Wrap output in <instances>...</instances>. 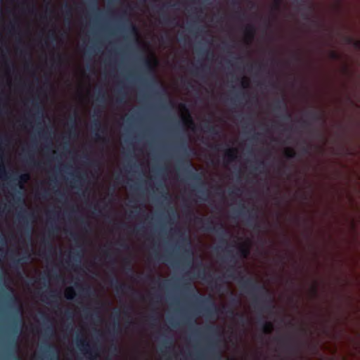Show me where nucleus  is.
<instances>
[{"instance_id": "14", "label": "nucleus", "mask_w": 360, "mask_h": 360, "mask_svg": "<svg viewBox=\"0 0 360 360\" xmlns=\"http://www.w3.org/2000/svg\"><path fill=\"white\" fill-rule=\"evenodd\" d=\"M32 105L35 110L34 117L38 121L37 124H41V120L44 116V110L40 103L39 102V99L37 98H33L32 100Z\"/></svg>"}, {"instance_id": "50", "label": "nucleus", "mask_w": 360, "mask_h": 360, "mask_svg": "<svg viewBox=\"0 0 360 360\" xmlns=\"http://www.w3.org/2000/svg\"><path fill=\"white\" fill-rule=\"evenodd\" d=\"M159 284V287L163 289H166L169 287L170 283L168 280H164L162 281H160V280L157 281Z\"/></svg>"}, {"instance_id": "19", "label": "nucleus", "mask_w": 360, "mask_h": 360, "mask_svg": "<svg viewBox=\"0 0 360 360\" xmlns=\"http://www.w3.org/2000/svg\"><path fill=\"white\" fill-rule=\"evenodd\" d=\"M306 115L314 122H321L322 124H324L326 122L325 116L323 112L316 110H310L306 112Z\"/></svg>"}, {"instance_id": "51", "label": "nucleus", "mask_w": 360, "mask_h": 360, "mask_svg": "<svg viewBox=\"0 0 360 360\" xmlns=\"http://www.w3.org/2000/svg\"><path fill=\"white\" fill-rule=\"evenodd\" d=\"M227 277L229 278H235V269L234 266H231L228 270H227Z\"/></svg>"}, {"instance_id": "53", "label": "nucleus", "mask_w": 360, "mask_h": 360, "mask_svg": "<svg viewBox=\"0 0 360 360\" xmlns=\"http://www.w3.org/2000/svg\"><path fill=\"white\" fill-rule=\"evenodd\" d=\"M104 254L105 255L106 259H108L109 261L112 262V263L115 262V259H113L111 252L108 250H105Z\"/></svg>"}, {"instance_id": "33", "label": "nucleus", "mask_w": 360, "mask_h": 360, "mask_svg": "<svg viewBox=\"0 0 360 360\" xmlns=\"http://www.w3.org/2000/svg\"><path fill=\"white\" fill-rule=\"evenodd\" d=\"M17 194L13 196V202L18 205H23L25 204V200L21 196L20 191H16Z\"/></svg>"}, {"instance_id": "17", "label": "nucleus", "mask_w": 360, "mask_h": 360, "mask_svg": "<svg viewBox=\"0 0 360 360\" xmlns=\"http://www.w3.org/2000/svg\"><path fill=\"white\" fill-rule=\"evenodd\" d=\"M35 217L33 212H27L25 209L18 214V219L19 221L26 226H28L29 221L34 219Z\"/></svg>"}, {"instance_id": "37", "label": "nucleus", "mask_w": 360, "mask_h": 360, "mask_svg": "<svg viewBox=\"0 0 360 360\" xmlns=\"http://www.w3.org/2000/svg\"><path fill=\"white\" fill-rule=\"evenodd\" d=\"M82 255L79 251H74L72 252L70 255V260H73L76 262H79L81 261Z\"/></svg>"}, {"instance_id": "58", "label": "nucleus", "mask_w": 360, "mask_h": 360, "mask_svg": "<svg viewBox=\"0 0 360 360\" xmlns=\"http://www.w3.org/2000/svg\"><path fill=\"white\" fill-rule=\"evenodd\" d=\"M125 263H126V264H127V271H129V272H130V273L133 274V273H134V269H133V268H132V266H131V262H130V260H129V259H126V260H125Z\"/></svg>"}, {"instance_id": "30", "label": "nucleus", "mask_w": 360, "mask_h": 360, "mask_svg": "<svg viewBox=\"0 0 360 360\" xmlns=\"http://www.w3.org/2000/svg\"><path fill=\"white\" fill-rule=\"evenodd\" d=\"M1 152H2V150H1V148H0V176L1 179H7L8 176H7V172L6 171L4 165L3 163V155H2Z\"/></svg>"}, {"instance_id": "43", "label": "nucleus", "mask_w": 360, "mask_h": 360, "mask_svg": "<svg viewBox=\"0 0 360 360\" xmlns=\"http://www.w3.org/2000/svg\"><path fill=\"white\" fill-rule=\"evenodd\" d=\"M83 313H84V315L86 316V317H89L90 316L91 318L92 319H98L100 316H99V313L98 311H96L94 313H90V311L89 310V309H84L83 310Z\"/></svg>"}, {"instance_id": "15", "label": "nucleus", "mask_w": 360, "mask_h": 360, "mask_svg": "<svg viewBox=\"0 0 360 360\" xmlns=\"http://www.w3.org/2000/svg\"><path fill=\"white\" fill-rule=\"evenodd\" d=\"M110 283L117 292H124L126 290L134 292V289L131 286L120 283L115 276L111 279Z\"/></svg>"}, {"instance_id": "4", "label": "nucleus", "mask_w": 360, "mask_h": 360, "mask_svg": "<svg viewBox=\"0 0 360 360\" xmlns=\"http://www.w3.org/2000/svg\"><path fill=\"white\" fill-rule=\"evenodd\" d=\"M183 288L188 292H193V297L195 298L202 305V311L203 316L206 317H213L221 312L220 309L216 305L211 297H202L194 292V289L190 283H184Z\"/></svg>"}, {"instance_id": "62", "label": "nucleus", "mask_w": 360, "mask_h": 360, "mask_svg": "<svg viewBox=\"0 0 360 360\" xmlns=\"http://www.w3.org/2000/svg\"><path fill=\"white\" fill-rule=\"evenodd\" d=\"M48 38L51 39L52 41H54L56 40V36L55 31H51L49 32Z\"/></svg>"}, {"instance_id": "10", "label": "nucleus", "mask_w": 360, "mask_h": 360, "mask_svg": "<svg viewBox=\"0 0 360 360\" xmlns=\"http://www.w3.org/2000/svg\"><path fill=\"white\" fill-rule=\"evenodd\" d=\"M293 3L300 6V9L303 10V11L301 13V15L303 19L306 20H311V22L314 24H317L316 20H311L310 18V13L312 11V6H308L307 4L306 0H293Z\"/></svg>"}, {"instance_id": "54", "label": "nucleus", "mask_w": 360, "mask_h": 360, "mask_svg": "<svg viewBox=\"0 0 360 360\" xmlns=\"http://www.w3.org/2000/svg\"><path fill=\"white\" fill-rule=\"evenodd\" d=\"M228 257L230 258V262H233V264H236V259L235 256L231 253V250H227Z\"/></svg>"}, {"instance_id": "20", "label": "nucleus", "mask_w": 360, "mask_h": 360, "mask_svg": "<svg viewBox=\"0 0 360 360\" xmlns=\"http://www.w3.org/2000/svg\"><path fill=\"white\" fill-rule=\"evenodd\" d=\"M15 255V252H11V254H10V258L12 261V266L13 268H17L20 265H22L25 263H26L29 258H30V256L29 255H27V256H23L20 258H15L14 256Z\"/></svg>"}, {"instance_id": "2", "label": "nucleus", "mask_w": 360, "mask_h": 360, "mask_svg": "<svg viewBox=\"0 0 360 360\" xmlns=\"http://www.w3.org/2000/svg\"><path fill=\"white\" fill-rule=\"evenodd\" d=\"M179 150L184 157L179 160V164L184 165L183 172L188 175L189 179L198 183L197 192L200 194L198 195V198L206 200L209 193L207 190L204 188L205 182L202 181L201 174L193 171L192 163L188 160L190 155L194 153V150L188 146L185 139H181Z\"/></svg>"}, {"instance_id": "46", "label": "nucleus", "mask_w": 360, "mask_h": 360, "mask_svg": "<svg viewBox=\"0 0 360 360\" xmlns=\"http://www.w3.org/2000/svg\"><path fill=\"white\" fill-rule=\"evenodd\" d=\"M296 155V152L292 148H287L285 151V155L288 159L294 158Z\"/></svg>"}, {"instance_id": "3", "label": "nucleus", "mask_w": 360, "mask_h": 360, "mask_svg": "<svg viewBox=\"0 0 360 360\" xmlns=\"http://www.w3.org/2000/svg\"><path fill=\"white\" fill-rule=\"evenodd\" d=\"M218 339L209 338L206 347L201 348L195 346L188 355L193 359L206 360L210 358L214 360H221V354L218 346Z\"/></svg>"}, {"instance_id": "52", "label": "nucleus", "mask_w": 360, "mask_h": 360, "mask_svg": "<svg viewBox=\"0 0 360 360\" xmlns=\"http://www.w3.org/2000/svg\"><path fill=\"white\" fill-rule=\"evenodd\" d=\"M257 166H252V169L254 171L259 170V168H264L265 167V162L263 160H259L257 162Z\"/></svg>"}, {"instance_id": "16", "label": "nucleus", "mask_w": 360, "mask_h": 360, "mask_svg": "<svg viewBox=\"0 0 360 360\" xmlns=\"http://www.w3.org/2000/svg\"><path fill=\"white\" fill-rule=\"evenodd\" d=\"M43 352L45 354L46 360H58V354L53 345L47 344L43 348Z\"/></svg>"}, {"instance_id": "32", "label": "nucleus", "mask_w": 360, "mask_h": 360, "mask_svg": "<svg viewBox=\"0 0 360 360\" xmlns=\"http://www.w3.org/2000/svg\"><path fill=\"white\" fill-rule=\"evenodd\" d=\"M250 254V250L245 245H240L238 248V255L242 258H246Z\"/></svg>"}, {"instance_id": "35", "label": "nucleus", "mask_w": 360, "mask_h": 360, "mask_svg": "<svg viewBox=\"0 0 360 360\" xmlns=\"http://www.w3.org/2000/svg\"><path fill=\"white\" fill-rule=\"evenodd\" d=\"M63 12L67 18L65 21L70 23V18L72 17V8L68 4H65L63 7Z\"/></svg>"}, {"instance_id": "34", "label": "nucleus", "mask_w": 360, "mask_h": 360, "mask_svg": "<svg viewBox=\"0 0 360 360\" xmlns=\"http://www.w3.org/2000/svg\"><path fill=\"white\" fill-rule=\"evenodd\" d=\"M180 106H181V108L183 110H186L188 112V116L184 117V118H183L184 123V124L188 123L189 124L193 125L194 124L193 121L192 117H191V115L189 114L188 110L187 109L186 105L181 103L180 105Z\"/></svg>"}, {"instance_id": "61", "label": "nucleus", "mask_w": 360, "mask_h": 360, "mask_svg": "<svg viewBox=\"0 0 360 360\" xmlns=\"http://www.w3.org/2000/svg\"><path fill=\"white\" fill-rule=\"evenodd\" d=\"M329 56H330V58L331 59H333V60H336V59H338V57H339L338 53L337 52L334 51H331L330 52Z\"/></svg>"}, {"instance_id": "38", "label": "nucleus", "mask_w": 360, "mask_h": 360, "mask_svg": "<svg viewBox=\"0 0 360 360\" xmlns=\"http://www.w3.org/2000/svg\"><path fill=\"white\" fill-rule=\"evenodd\" d=\"M142 61L145 69L148 70L149 72H153L154 69L150 60L146 58H143Z\"/></svg>"}, {"instance_id": "36", "label": "nucleus", "mask_w": 360, "mask_h": 360, "mask_svg": "<svg viewBox=\"0 0 360 360\" xmlns=\"http://www.w3.org/2000/svg\"><path fill=\"white\" fill-rule=\"evenodd\" d=\"M29 174H22L19 175L17 178H14L13 180L18 181L19 183H20V188H22V184L25 183L29 179Z\"/></svg>"}, {"instance_id": "24", "label": "nucleus", "mask_w": 360, "mask_h": 360, "mask_svg": "<svg viewBox=\"0 0 360 360\" xmlns=\"http://www.w3.org/2000/svg\"><path fill=\"white\" fill-rule=\"evenodd\" d=\"M203 131L210 134L217 136L219 135V131L215 125L210 124V122L203 125Z\"/></svg>"}, {"instance_id": "48", "label": "nucleus", "mask_w": 360, "mask_h": 360, "mask_svg": "<svg viewBox=\"0 0 360 360\" xmlns=\"http://www.w3.org/2000/svg\"><path fill=\"white\" fill-rule=\"evenodd\" d=\"M201 53L202 55L206 56L208 60H212L214 57L213 51H210V49L203 50L202 51Z\"/></svg>"}, {"instance_id": "18", "label": "nucleus", "mask_w": 360, "mask_h": 360, "mask_svg": "<svg viewBox=\"0 0 360 360\" xmlns=\"http://www.w3.org/2000/svg\"><path fill=\"white\" fill-rule=\"evenodd\" d=\"M198 333H207L212 337H217L219 335V328L214 325L205 326L203 328H198Z\"/></svg>"}, {"instance_id": "47", "label": "nucleus", "mask_w": 360, "mask_h": 360, "mask_svg": "<svg viewBox=\"0 0 360 360\" xmlns=\"http://www.w3.org/2000/svg\"><path fill=\"white\" fill-rule=\"evenodd\" d=\"M77 117V113L75 111L74 113V115L70 117V124L71 126V129H76Z\"/></svg>"}, {"instance_id": "41", "label": "nucleus", "mask_w": 360, "mask_h": 360, "mask_svg": "<svg viewBox=\"0 0 360 360\" xmlns=\"http://www.w3.org/2000/svg\"><path fill=\"white\" fill-rule=\"evenodd\" d=\"M49 239L50 237L49 238H44L41 240V243L44 245V247L47 248L49 252H51L53 250V246Z\"/></svg>"}, {"instance_id": "42", "label": "nucleus", "mask_w": 360, "mask_h": 360, "mask_svg": "<svg viewBox=\"0 0 360 360\" xmlns=\"http://www.w3.org/2000/svg\"><path fill=\"white\" fill-rule=\"evenodd\" d=\"M126 100V94L122 90H119L117 92V96L116 98V101L118 103H124Z\"/></svg>"}, {"instance_id": "60", "label": "nucleus", "mask_w": 360, "mask_h": 360, "mask_svg": "<svg viewBox=\"0 0 360 360\" xmlns=\"http://www.w3.org/2000/svg\"><path fill=\"white\" fill-rule=\"evenodd\" d=\"M239 193H240V189L239 188H236L235 189L230 190L229 191V194L230 195H239Z\"/></svg>"}, {"instance_id": "21", "label": "nucleus", "mask_w": 360, "mask_h": 360, "mask_svg": "<svg viewBox=\"0 0 360 360\" xmlns=\"http://www.w3.org/2000/svg\"><path fill=\"white\" fill-rule=\"evenodd\" d=\"M41 297H42L43 301H45L44 298L46 297L47 300L50 301V303L55 304V306L57 307L59 306V303L57 300L58 297V294L56 290H50L48 292V296L44 293H41Z\"/></svg>"}, {"instance_id": "56", "label": "nucleus", "mask_w": 360, "mask_h": 360, "mask_svg": "<svg viewBox=\"0 0 360 360\" xmlns=\"http://www.w3.org/2000/svg\"><path fill=\"white\" fill-rule=\"evenodd\" d=\"M53 333V328L51 326H47L44 330V334L47 335H52Z\"/></svg>"}, {"instance_id": "49", "label": "nucleus", "mask_w": 360, "mask_h": 360, "mask_svg": "<svg viewBox=\"0 0 360 360\" xmlns=\"http://www.w3.org/2000/svg\"><path fill=\"white\" fill-rule=\"evenodd\" d=\"M84 180V175L81 174H77L75 175V179H74V184H75V186L77 184H82V181Z\"/></svg>"}, {"instance_id": "23", "label": "nucleus", "mask_w": 360, "mask_h": 360, "mask_svg": "<svg viewBox=\"0 0 360 360\" xmlns=\"http://www.w3.org/2000/svg\"><path fill=\"white\" fill-rule=\"evenodd\" d=\"M262 323V332L266 335H269L274 330V324L271 321H264L262 319H260Z\"/></svg>"}, {"instance_id": "22", "label": "nucleus", "mask_w": 360, "mask_h": 360, "mask_svg": "<svg viewBox=\"0 0 360 360\" xmlns=\"http://www.w3.org/2000/svg\"><path fill=\"white\" fill-rule=\"evenodd\" d=\"M237 150L236 148H228L225 151L224 160L226 164L233 162L236 159Z\"/></svg>"}, {"instance_id": "40", "label": "nucleus", "mask_w": 360, "mask_h": 360, "mask_svg": "<svg viewBox=\"0 0 360 360\" xmlns=\"http://www.w3.org/2000/svg\"><path fill=\"white\" fill-rule=\"evenodd\" d=\"M127 31L134 36H137L139 33V30L137 27L131 22H129V25L127 27Z\"/></svg>"}, {"instance_id": "7", "label": "nucleus", "mask_w": 360, "mask_h": 360, "mask_svg": "<svg viewBox=\"0 0 360 360\" xmlns=\"http://www.w3.org/2000/svg\"><path fill=\"white\" fill-rule=\"evenodd\" d=\"M180 245L179 248L183 251L184 257L187 265L190 266L193 262V252L191 248V240L184 234H180L179 239Z\"/></svg>"}, {"instance_id": "59", "label": "nucleus", "mask_w": 360, "mask_h": 360, "mask_svg": "<svg viewBox=\"0 0 360 360\" xmlns=\"http://www.w3.org/2000/svg\"><path fill=\"white\" fill-rule=\"evenodd\" d=\"M55 193H56V195L58 197V200L60 201L65 198V193L58 190L56 191Z\"/></svg>"}, {"instance_id": "5", "label": "nucleus", "mask_w": 360, "mask_h": 360, "mask_svg": "<svg viewBox=\"0 0 360 360\" xmlns=\"http://www.w3.org/2000/svg\"><path fill=\"white\" fill-rule=\"evenodd\" d=\"M237 215H240L245 218L246 224L252 227L254 230L260 231L261 225L257 222L258 214L256 209H248L244 203H241L239 207L233 211Z\"/></svg>"}, {"instance_id": "9", "label": "nucleus", "mask_w": 360, "mask_h": 360, "mask_svg": "<svg viewBox=\"0 0 360 360\" xmlns=\"http://www.w3.org/2000/svg\"><path fill=\"white\" fill-rule=\"evenodd\" d=\"M274 340L281 347L285 348L288 351L295 352L297 349V344L293 336L285 335L276 337Z\"/></svg>"}, {"instance_id": "12", "label": "nucleus", "mask_w": 360, "mask_h": 360, "mask_svg": "<svg viewBox=\"0 0 360 360\" xmlns=\"http://www.w3.org/2000/svg\"><path fill=\"white\" fill-rule=\"evenodd\" d=\"M274 111L276 112L280 111L285 112V114L283 116L284 120H290L292 118L291 114L287 112V104L284 98L278 99L275 101L274 105Z\"/></svg>"}, {"instance_id": "29", "label": "nucleus", "mask_w": 360, "mask_h": 360, "mask_svg": "<svg viewBox=\"0 0 360 360\" xmlns=\"http://www.w3.org/2000/svg\"><path fill=\"white\" fill-rule=\"evenodd\" d=\"M114 317L117 319V321H115L113 323L112 331L114 333L117 334L120 332V324L119 322L120 312L116 311L114 313Z\"/></svg>"}, {"instance_id": "45", "label": "nucleus", "mask_w": 360, "mask_h": 360, "mask_svg": "<svg viewBox=\"0 0 360 360\" xmlns=\"http://www.w3.org/2000/svg\"><path fill=\"white\" fill-rule=\"evenodd\" d=\"M75 292L73 288H70L65 292V297L67 300H72L75 296Z\"/></svg>"}, {"instance_id": "27", "label": "nucleus", "mask_w": 360, "mask_h": 360, "mask_svg": "<svg viewBox=\"0 0 360 360\" xmlns=\"http://www.w3.org/2000/svg\"><path fill=\"white\" fill-rule=\"evenodd\" d=\"M255 33V28L253 25L248 24L245 28V34L250 40L252 39Z\"/></svg>"}, {"instance_id": "25", "label": "nucleus", "mask_w": 360, "mask_h": 360, "mask_svg": "<svg viewBox=\"0 0 360 360\" xmlns=\"http://www.w3.org/2000/svg\"><path fill=\"white\" fill-rule=\"evenodd\" d=\"M159 11L160 13V23L164 25L173 24L174 19H171L165 12H163V7L160 8Z\"/></svg>"}, {"instance_id": "31", "label": "nucleus", "mask_w": 360, "mask_h": 360, "mask_svg": "<svg viewBox=\"0 0 360 360\" xmlns=\"http://www.w3.org/2000/svg\"><path fill=\"white\" fill-rule=\"evenodd\" d=\"M210 69V68L207 67L205 65H201L200 67H195L193 70H191V73L193 75L199 76L200 73H205L207 70Z\"/></svg>"}, {"instance_id": "55", "label": "nucleus", "mask_w": 360, "mask_h": 360, "mask_svg": "<svg viewBox=\"0 0 360 360\" xmlns=\"http://www.w3.org/2000/svg\"><path fill=\"white\" fill-rule=\"evenodd\" d=\"M347 41L349 43H352V42H354V45L356 48L357 49H360V41L359 40H356V41H354L352 38L350 37H348L347 38Z\"/></svg>"}, {"instance_id": "44", "label": "nucleus", "mask_w": 360, "mask_h": 360, "mask_svg": "<svg viewBox=\"0 0 360 360\" xmlns=\"http://www.w3.org/2000/svg\"><path fill=\"white\" fill-rule=\"evenodd\" d=\"M19 321H20V319H19V316L18 315V316L16 317V319H15L13 320V322L12 323V332L15 335H18V333H19V330H18V323Z\"/></svg>"}, {"instance_id": "13", "label": "nucleus", "mask_w": 360, "mask_h": 360, "mask_svg": "<svg viewBox=\"0 0 360 360\" xmlns=\"http://www.w3.org/2000/svg\"><path fill=\"white\" fill-rule=\"evenodd\" d=\"M77 347L80 351L84 352L86 354L92 355L93 353L96 354L93 348L90 347V345L83 338H77L76 340ZM96 358V355L92 356L91 359L94 360Z\"/></svg>"}, {"instance_id": "8", "label": "nucleus", "mask_w": 360, "mask_h": 360, "mask_svg": "<svg viewBox=\"0 0 360 360\" xmlns=\"http://www.w3.org/2000/svg\"><path fill=\"white\" fill-rule=\"evenodd\" d=\"M100 113H101V111H99V110L94 111V116H96V119H94L92 121L91 131L94 134L96 141L106 143L107 142L106 138H105L104 136H102L101 135V134L99 133L101 131V133L104 134L105 131V128L102 127L101 122L99 119Z\"/></svg>"}, {"instance_id": "57", "label": "nucleus", "mask_w": 360, "mask_h": 360, "mask_svg": "<svg viewBox=\"0 0 360 360\" xmlns=\"http://www.w3.org/2000/svg\"><path fill=\"white\" fill-rule=\"evenodd\" d=\"M80 291L82 294L85 295H89L91 292V288L89 286L86 288H81Z\"/></svg>"}, {"instance_id": "26", "label": "nucleus", "mask_w": 360, "mask_h": 360, "mask_svg": "<svg viewBox=\"0 0 360 360\" xmlns=\"http://www.w3.org/2000/svg\"><path fill=\"white\" fill-rule=\"evenodd\" d=\"M25 161L27 165L31 166L38 167L39 165V162L34 160V153L30 150H28L26 153Z\"/></svg>"}, {"instance_id": "11", "label": "nucleus", "mask_w": 360, "mask_h": 360, "mask_svg": "<svg viewBox=\"0 0 360 360\" xmlns=\"http://www.w3.org/2000/svg\"><path fill=\"white\" fill-rule=\"evenodd\" d=\"M196 277L207 281L212 287H214L215 288H218V281H221V277H217L214 279L211 274L207 275L205 267L198 271Z\"/></svg>"}, {"instance_id": "28", "label": "nucleus", "mask_w": 360, "mask_h": 360, "mask_svg": "<svg viewBox=\"0 0 360 360\" xmlns=\"http://www.w3.org/2000/svg\"><path fill=\"white\" fill-rule=\"evenodd\" d=\"M231 4L238 8V17L240 20H243L245 16V13L241 9L240 0H232Z\"/></svg>"}, {"instance_id": "64", "label": "nucleus", "mask_w": 360, "mask_h": 360, "mask_svg": "<svg viewBox=\"0 0 360 360\" xmlns=\"http://www.w3.org/2000/svg\"><path fill=\"white\" fill-rule=\"evenodd\" d=\"M222 146L221 144L212 145L210 147L217 151H221L222 150Z\"/></svg>"}, {"instance_id": "63", "label": "nucleus", "mask_w": 360, "mask_h": 360, "mask_svg": "<svg viewBox=\"0 0 360 360\" xmlns=\"http://www.w3.org/2000/svg\"><path fill=\"white\" fill-rule=\"evenodd\" d=\"M282 4V0H274V7L275 9L278 10Z\"/></svg>"}, {"instance_id": "39", "label": "nucleus", "mask_w": 360, "mask_h": 360, "mask_svg": "<svg viewBox=\"0 0 360 360\" xmlns=\"http://www.w3.org/2000/svg\"><path fill=\"white\" fill-rule=\"evenodd\" d=\"M96 101L101 103H105V91L103 89H98V91L97 92V96H96Z\"/></svg>"}, {"instance_id": "1", "label": "nucleus", "mask_w": 360, "mask_h": 360, "mask_svg": "<svg viewBox=\"0 0 360 360\" xmlns=\"http://www.w3.org/2000/svg\"><path fill=\"white\" fill-rule=\"evenodd\" d=\"M242 290L252 295L254 307L262 312L272 314L275 309L273 298L269 290L263 285H258L252 278L241 277L239 281Z\"/></svg>"}, {"instance_id": "6", "label": "nucleus", "mask_w": 360, "mask_h": 360, "mask_svg": "<svg viewBox=\"0 0 360 360\" xmlns=\"http://www.w3.org/2000/svg\"><path fill=\"white\" fill-rule=\"evenodd\" d=\"M195 221L197 224H202V229L204 231L215 233L219 237L222 238V243H227V241L224 238L227 236L228 232L221 223H219L215 226L214 225L213 220L211 219H204L202 217H196Z\"/></svg>"}]
</instances>
